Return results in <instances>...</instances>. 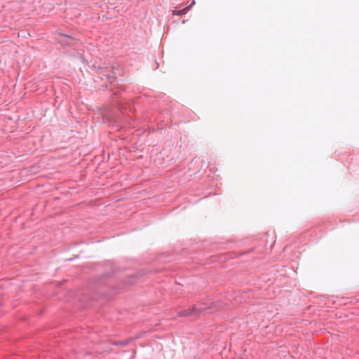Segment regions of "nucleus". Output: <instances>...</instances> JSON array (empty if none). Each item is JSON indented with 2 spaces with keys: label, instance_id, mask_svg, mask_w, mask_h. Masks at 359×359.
<instances>
[{
  "label": "nucleus",
  "instance_id": "f257e3e1",
  "mask_svg": "<svg viewBox=\"0 0 359 359\" xmlns=\"http://www.w3.org/2000/svg\"><path fill=\"white\" fill-rule=\"evenodd\" d=\"M219 306L217 305V303H205V302H199L196 304L191 309H187L178 312V316L180 317H186V316H191V317H197L201 313L207 311L211 310L213 309H218Z\"/></svg>",
  "mask_w": 359,
  "mask_h": 359
}]
</instances>
